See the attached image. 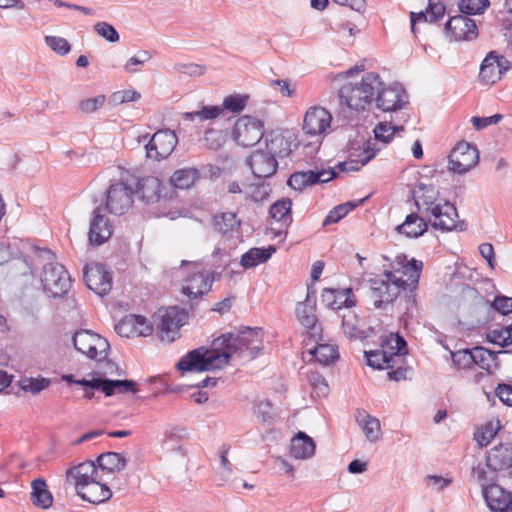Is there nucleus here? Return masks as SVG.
<instances>
[{
  "label": "nucleus",
  "mask_w": 512,
  "mask_h": 512,
  "mask_svg": "<svg viewBox=\"0 0 512 512\" xmlns=\"http://www.w3.org/2000/svg\"><path fill=\"white\" fill-rule=\"evenodd\" d=\"M423 263L406 255H397L392 263V270H385L381 276L370 278V297L376 309L392 303L400 291H414L419 283Z\"/></svg>",
  "instance_id": "f257e3e1"
},
{
  "label": "nucleus",
  "mask_w": 512,
  "mask_h": 512,
  "mask_svg": "<svg viewBox=\"0 0 512 512\" xmlns=\"http://www.w3.org/2000/svg\"><path fill=\"white\" fill-rule=\"evenodd\" d=\"M260 333L259 328L246 327L237 334H223L215 339V347L219 348L220 354L228 356L227 364L232 358L250 361L257 357L263 348Z\"/></svg>",
  "instance_id": "f03ea898"
},
{
  "label": "nucleus",
  "mask_w": 512,
  "mask_h": 512,
  "mask_svg": "<svg viewBox=\"0 0 512 512\" xmlns=\"http://www.w3.org/2000/svg\"><path fill=\"white\" fill-rule=\"evenodd\" d=\"M379 86L380 76L374 72L367 73L359 83H347L339 89L340 103L354 110H364L374 100Z\"/></svg>",
  "instance_id": "7ed1b4c3"
},
{
  "label": "nucleus",
  "mask_w": 512,
  "mask_h": 512,
  "mask_svg": "<svg viewBox=\"0 0 512 512\" xmlns=\"http://www.w3.org/2000/svg\"><path fill=\"white\" fill-rule=\"evenodd\" d=\"M227 357L225 354H220L214 340L211 348L201 346L189 351L177 362L176 368L182 372L222 369L227 365Z\"/></svg>",
  "instance_id": "20e7f679"
},
{
  "label": "nucleus",
  "mask_w": 512,
  "mask_h": 512,
  "mask_svg": "<svg viewBox=\"0 0 512 512\" xmlns=\"http://www.w3.org/2000/svg\"><path fill=\"white\" fill-rule=\"evenodd\" d=\"M40 280L44 292L53 298L64 297L71 288V277L65 267L56 262L43 266Z\"/></svg>",
  "instance_id": "39448f33"
},
{
  "label": "nucleus",
  "mask_w": 512,
  "mask_h": 512,
  "mask_svg": "<svg viewBox=\"0 0 512 512\" xmlns=\"http://www.w3.org/2000/svg\"><path fill=\"white\" fill-rule=\"evenodd\" d=\"M72 342L74 348L89 359L101 361L108 356V341L90 330L76 331L72 337Z\"/></svg>",
  "instance_id": "423d86ee"
},
{
  "label": "nucleus",
  "mask_w": 512,
  "mask_h": 512,
  "mask_svg": "<svg viewBox=\"0 0 512 512\" xmlns=\"http://www.w3.org/2000/svg\"><path fill=\"white\" fill-rule=\"evenodd\" d=\"M473 472L483 487V495L491 511L498 512L512 505V494L497 484H488L494 478L488 476L483 467L479 465L473 469Z\"/></svg>",
  "instance_id": "0eeeda50"
},
{
  "label": "nucleus",
  "mask_w": 512,
  "mask_h": 512,
  "mask_svg": "<svg viewBox=\"0 0 512 512\" xmlns=\"http://www.w3.org/2000/svg\"><path fill=\"white\" fill-rule=\"evenodd\" d=\"M232 135L238 145L254 146L264 136V124L254 117L243 116L236 121Z\"/></svg>",
  "instance_id": "6e6552de"
},
{
  "label": "nucleus",
  "mask_w": 512,
  "mask_h": 512,
  "mask_svg": "<svg viewBox=\"0 0 512 512\" xmlns=\"http://www.w3.org/2000/svg\"><path fill=\"white\" fill-rule=\"evenodd\" d=\"M135 191L123 182L111 184L106 192V209L114 215L125 214L133 205Z\"/></svg>",
  "instance_id": "1a4fd4ad"
},
{
  "label": "nucleus",
  "mask_w": 512,
  "mask_h": 512,
  "mask_svg": "<svg viewBox=\"0 0 512 512\" xmlns=\"http://www.w3.org/2000/svg\"><path fill=\"white\" fill-rule=\"evenodd\" d=\"M468 16L461 13L449 17L443 28L449 41H472L478 37L477 24Z\"/></svg>",
  "instance_id": "9d476101"
},
{
  "label": "nucleus",
  "mask_w": 512,
  "mask_h": 512,
  "mask_svg": "<svg viewBox=\"0 0 512 512\" xmlns=\"http://www.w3.org/2000/svg\"><path fill=\"white\" fill-rule=\"evenodd\" d=\"M478 161L477 148L462 141L453 148L449 155V170L457 174H464L474 168Z\"/></svg>",
  "instance_id": "9b49d317"
},
{
  "label": "nucleus",
  "mask_w": 512,
  "mask_h": 512,
  "mask_svg": "<svg viewBox=\"0 0 512 512\" xmlns=\"http://www.w3.org/2000/svg\"><path fill=\"white\" fill-rule=\"evenodd\" d=\"M511 68V63L495 51L487 54L480 65L479 79L482 84L493 85Z\"/></svg>",
  "instance_id": "f8f14e48"
},
{
  "label": "nucleus",
  "mask_w": 512,
  "mask_h": 512,
  "mask_svg": "<svg viewBox=\"0 0 512 512\" xmlns=\"http://www.w3.org/2000/svg\"><path fill=\"white\" fill-rule=\"evenodd\" d=\"M83 277L87 287L99 296L107 295L112 288V275L104 264L86 265Z\"/></svg>",
  "instance_id": "ddd939ff"
},
{
  "label": "nucleus",
  "mask_w": 512,
  "mask_h": 512,
  "mask_svg": "<svg viewBox=\"0 0 512 512\" xmlns=\"http://www.w3.org/2000/svg\"><path fill=\"white\" fill-rule=\"evenodd\" d=\"M178 143L176 134L171 130H159L153 134L146 145L147 157L154 160L167 158Z\"/></svg>",
  "instance_id": "4468645a"
},
{
  "label": "nucleus",
  "mask_w": 512,
  "mask_h": 512,
  "mask_svg": "<svg viewBox=\"0 0 512 512\" xmlns=\"http://www.w3.org/2000/svg\"><path fill=\"white\" fill-rule=\"evenodd\" d=\"M374 99L378 109L391 112L401 109L403 104L406 103V93L400 85L385 87L380 79V86L376 90Z\"/></svg>",
  "instance_id": "2eb2a0df"
},
{
  "label": "nucleus",
  "mask_w": 512,
  "mask_h": 512,
  "mask_svg": "<svg viewBox=\"0 0 512 512\" xmlns=\"http://www.w3.org/2000/svg\"><path fill=\"white\" fill-rule=\"evenodd\" d=\"M186 313L172 306L165 309L160 315V323L158 325L160 338L168 343L173 342L179 337V329L184 324Z\"/></svg>",
  "instance_id": "dca6fc26"
},
{
  "label": "nucleus",
  "mask_w": 512,
  "mask_h": 512,
  "mask_svg": "<svg viewBox=\"0 0 512 512\" xmlns=\"http://www.w3.org/2000/svg\"><path fill=\"white\" fill-rule=\"evenodd\" d=\"M332 115L320 106L310 107L304 117L303 130L310 136L325 135L331 127Z\"/></svg>",
  "instance_id": "f3484780"
},
{
  "label": "nucleus",
  "mask_w": 512,
  "mask_h": 512,
  "mask_svg": "<svg viewBox=\"0 0 512 512\" xmlns=\"http://www.w3.org/2000/svg\"><path fill=\"white\" fill-rule=\"evenodd\" d=\"M252 174L256 178H269L273 176L278 168V161L274 154L266 149L254 150L246 160Z\"/></svg>",
  "instance_id": "a211bd4d"
},
{
  "label": "nucleus",
  "mask_w": 512,
  "mask_h": 512,
  "mask_svg": "<svg viewBox=\"0 0 512 512\" xmlns=\"http://www.w3.org/2000/svg\"><path fill=\"white\" fill-rule=\"evenodd\" d=\"M427 217L435 229L450 231L457 228V210L453 204L447 201L434 205L432 212Z\"/></svg>",
  "instance_id": "6ab92c4d"
},
{
  "label": "nucleus",
  "mask_w": 512,
  "mask_h": 512,
  "mask_svg": "<svg viewBox=\"0 0 512 512\" xmlns=\"http://www.w3.org/2000/svg\"><path fill=\"white\" fill-rule=\"evenodd\" d=\"M194 273L186 279V284L182 287V293L189 299H198L207 294L214 282V277L209 276L199 270V264L194 263Z\"/></svg>",
  "instance_id": "aec40b11"
},
{
  "label": "nucleus",
  "mask_w": 512,
  "mask_h": 512,
  "mask_svg": "<svg viewBox=\"0 0 512 512\" xmlns=\"http://www.w3.org/2000/svg\"><path fill=\"white\" fill-rule=\"evenodd\" d=\"M98 469L94 462L86 461L66 471V484L75 490L98 480Z\"/></svg>",
  "instance_id": "412c9836"
},
{
  "label": "nucleus",
  "mask_w": 512,
  "mask_h": 512,
  "mask_svg": "<svg viewBox=\"0 0 512 512\" xmlns=\"http://www.w3.org/2000/svg\"><path fill=\"white\" fill-rule=\"evenodd\" d=\"M82 384L97 388L101 392L104 393L106 397L113 396L114 394H124V393H136V382L133 380H111L107 378H92L90 382H82Z\"/></svg>",
  "instance_id": "4be33fe9"
},
{
  "label": "nucleus",
  "mask_w": 512,
  "mask_h": 512,
  "mask_svg": "<svg viewBox=\"0 0 512 512\" xmlns=\"http://www.w3.org/2000/svg\"><path fill=\"white\" fill-rule=\"evenodd\" d=\"M113 227L109 219L102 214V208L96 207L93 211V218L89 229V242L92 245H102L112 235Z\"/></svg>",
  "instance_id": "5701e85b"
},
{
  "label": "nucleus",
  "mask_w": 512,
  "mask_h": 512,
  "mask_svg": "<svg viewBox=\"0 0 512 512\" xmlns=\"http://www.w3.org/2000/svg\"><path fill=\"white\" fill-rule=\"evenodd\" d=\"M486 466L491 474L508 470L512 476V447L500 444L490 449L486 455Z\"/></svg>",
  "instance_id": "b1692460"
},
{
  "label": "nucleus",
  "mask_w": 512,
  "mask_h": 512,
  "mask_svg": "<svg viewBox=\"0 0 512 512\" xmlns=\"http://www.w3.org/2000/svg\"><path fill=\"white\" fill-rule=\"evenodd\" d=\"M439 192L432 184H426L419 182L413 189V199L418 211L428 216L432 212L434 205H437L435 201L438 198Z\"/></svg>",
  "instance_id": "393cba45"
},
{
  "label": "nucleus",
  "mask_w": 512,
  "mask_h": 512,
  "mask_svg": "<svg viewBox=\"0 0 512 512\" xmlns=\"http://www.w3.org/2000/svg\"><path fill=\"white\" fill-rule=\"evenodd\" d=\"M322 302L331 309L351 308L355 306L356 300L351 288L346 289H324L321 294Z\"/></svg>",
  "instance_id": "a878e982"
},
{
  "label": "nucleus",
  "mask_w": 512,
  "mask_h": 512,
  "mask_svg": "<svg viewBox=\"0 0 512 512\" xmlns=\"http://www.w3.org/2000/svg\"><path fill=\"white\" fill-rule=\"evenodd\" d=\"M296 316L299 322L307 329L317 331L316 297L314 292H307L306 299L296 306Z\"/></svg>",
  "instance_id": "bb28decb"
},
{
  "label": "nucleus",
  "mask_w": 512,
  "mask_h": 512,
  "mask_svg": "<svg viewBox=\"0 0 512 512\" xmlns=\"http://www.w3.org/2000/svg\"><path fill=\"white\" fill-rule=\"evenodd\" d=\"M446 8L439 1L429 0L428 7L425 11H421L419 13L411 12L410 13V21H411V31L416 36L417 29L416 24L420 22L424 23H437L445 16Z\"/></svg>",
  "instance_id": "cd10ccee"
},
{
  "label": "nucleus",
  "mask_w": 512,
  "mask_h": 512,
  "mask_svg": "<svg viewBox=\"0 0 512 512\" xmlns=\"http://www.w3.org/2000/svg\"><path fill=\"white\" fill-rule=\"evenodd\" d=\"M76 493L84 501L92 504H100L109 500L112 496L110 488L105 484H102L100 479L79 487V489L76 490Z\"/></svg>",
  "instance_id": "c85d7f7f"
},
{
  "label": "nucleus",
  "mask_w": 512,
  "mask_h": 512,
  "mask_svg": "<svg viewBox=\"0 0 512 512\" xmlns=\"http://www.w3.org/2000/svg\"><path fill=\"white\" fill-rule=\"evenodd\" d=\"M163 182L154 176H147L138 181L136 193L146 203H156L161 198Z\"/></svg>",
  "instance_id": "c756f323"
},
{
  "label": "nucleus",
  "mask_w": 512,
  "mask_h": 512,
  "mask_svg": "<svg viewBox=\"0 0 512 512\" xmlns=\"http://www.w3.org/2000/svg\"><path fill=\"white\" fill-rule=\"evenodd\" d=\"M380 151L375 143L370 141L366 142L363 151L357 156L356 159H349L347 161L339 162L337 168L341 172H353L360 170L369 161H371Z\"/></svg>",
  "instance_id": "7c9ffc66"
},
{
  "label": "nucleus",
  "mask_w": 512,
  "mask_h": 512,
  "mask_svg": "<svg viewBox=\"0 0 512 512\" xmlns=\"http://www.w3.org/2000/svg\"><path fill=\"white\" fill-rule=\"evenodd\" d=\"M315 443L304 432H298L291 440L290 454L295 459H307L314 455Z\"/></svg>",
  "instance_id": "2f4dec72"
},
{
  "label": "nucleus",
  "mask_w": 512,
  "mask_h": 512,
  "mask_svg": "<svg viewBox=\"0 0 512 512\" xmlns=\"http://www.w3.org/2000/svg\"><path fill=\"white\" fill-rule=\"evenodd\" d=\"M355 418L367 440L374 443L380 439L381 425L378 418L371 416L365 410H357Z\"/></svg>",
  "instance_id": "473e14b6"
},
{
  "label": "nucleus",
  "mask_w": 512,
  "mask_h": 512,
  "mask_svg": "<svg viewBox=\"0 0 512 512\" xmlns=\"http://www.w3.org/2000/svg\"><path fill=\"white\" fill-rule=\"evenodd\" d=\"M427 229L428 224L424 216H420L417 213L407 215L405 221L396 227L398 233L411 238L423 235Z\"/></svg>",
  "instance_id": "72a5a7b5"
},
{
  "label": "nucleus",
  "mask_w": 512,
  "mask_h": 512,
  "mask_svg": "<svg viewBox=\"0 0 512 512\" xmlns=\"http://www.w3.org/2000/svg\"><path fill=\"white\" fill-rule=\"evenodd\" d=\"M406 346L407 344L405 339L395 333H390L381 342V349L385 351V354L392 362L396 363L407 353Z\"/></svg>",
  "instance_id": "f704fd0d"
},
{
  "label": "nucleus",
  "mask_w": 512,
  "mask_h": 512,
  "mask_svg": "<svg viewBox=\"0 0 512 512\" xmlns=\"http://www.w3.org/2000/svg\"><path fill=\"white\" fill-rule=\"evenodd\" d=\"M342 330L348 339H363L365 337L364 320L354 311L348 310L342 315Z\"/></svg>",
  "instance_id": "c9c22d12"
},
{
  "label": "nucleus",
  "mask_w": 512,
  "mask_h": 512,
  "mask_svg": "<svg viewBox=\"0 0 512 512\" xmlns=\"http://www.w3.org/2000/svg\"><path fill=\"white\" fill-rule=\"evenodd\" d=\"M31 502L40 508L47 509L53 503V496L47 488V483L43 478H36L31 482Z\"/></svg>",
  "instance_id": "e433bc0d"
},
{
  "label": "nucleus",
  "mask_w": 512,
  "mask_h": 512,
  "mask_svg": "<svg viewBox=\"0 0 512 512\" xmlns=\"http://www.w3.org/2000/svg\"><path fill=\"white\" fill-rule=\"evenodd\" d=\"M292 142L281 133H274L266 139V150L274 154V158L280 159L288 157L292 152Z\"/></svg>",
  "instance_id": "4c0bfd02"
},
{
  "label": "nucleus",
  "mask_w": 512,
  "mask_h": 512,
  "mask_svg": "<svg viewBox=\"0 0 512 512\" xmlns=\"http://www.w3.org/2000/svg\"><path fill=\"white\" fill-rule=\"evenodd\" d=\"M473 358V367L478 366L488 373H492L498 366L497 353L481 346L473 348Z\"/></svg>",
  "instance_id": "58836bf2"
},
{
  "label": "nucleus",
  "mask_w": 512,
  "mask_h": 512,
  "mask_svg": "<svg viewBox=\"0 0 512 512\" xmlns=\"http://www.w3.org/2000/svg\"><path fill=\"white\" fill-rule=\"evenodd\" d=\"M274 252L275 248L273 246L268 248H251L242 255L240 263L244 268H252L266 262Z\"/></svg>",
  "instance_id": "ea45409f"
},
{
  "label": "nucleus",
  "mask_w": 512,
  "mask_h": 512,
  "mask_svg": "<svg viewBox=\"0 0 512 512\" xmlns=\"http://www.w3.org/2000/svg\"><path fill=\"white\" fill-rule=\"evenodd\" d=\"M97 463L102 470L113 473L124 470L127 465V460L120 453L105 452L98 456Z\"/></svg>",
  "instance_id": "a19ab883"
},
{
  "label": "nucleus",
  "mask_w": 512,
  "mask_h": 512,
  "mask_svg": "<svg viewBox=\"0 0 512 512\" xmlns=\"http://www.w3.org/2000/svg\"><path fill=\"white\" fill-rule=\"evenodd\" d=\"M185 436V430L179 427H172L165 431L162 440V447L168 452L180 453L184 455L182 448V439Z\"/></svg>",
  "instance_id": "79ce46f5"
},
{
  "label": "nucleus",
  "mask_w": 512,
  "mask_h": 512,
  "mask_svg": "<svg viewBox=\"0 0 512 512\" xmlns=\"http://www.w3.org/2000/svg\"><path fill=\"white\" fill-rule=\"evenodd\" d=\"M291 207L292 201L289 198L277 200L270 207L269 213L271 218L285 226H289L292 222Z\"/></svg>",
  "instance_id": "37998d69"
},
{
  "label": "nucleus",
  "mask_w": 512,
  "mask_h": 512,
  "mask_svg": "<svg viewBox=\"0 0 512 512\" xmlns=\"http://www.w3.org/2000/svg\"><path fill=\"white\" fill-rule=\"evenodd\" d=\"M199 178V172L195 168H182L176 170L170 177V183L175 188L188 189Z\"/></svg>",
  "instance_id": "c03bdc74"
},
{
  "label": "nucleus",
  "mask_w": 512,
  "mask_h": 512,
  "mask_svg": "<svg viewBox=\"0 0 512 512\" xmlns=\"http://www.w3.org/2000/svg\"><path fill=\"white\" fill-rule=\"evenodd\" d=\"M310 353L318 363L325 366L334 363L339 358L338 347L333 344H318Z\"/></svg>",
  "instance_id": "a18cd8bd"
},
{
  "label": "nucleus",
  "mask_w": 512,
  "mask_h": 512,
  "mask_svg": "<svg viewBox=\"0 0 512 512\" xmlns=\"http://www.w3.org/2000/svg\"><path fill=\"white\" fill-rule=\"evenodd\" d=\"M366 198L359 200L358 202H347L334 207L328 215L325 217L322 226L326 227L330 224L339 222L345 217L351 210L364 203Z\"/></svg>",
  "instance_id": "49530a36"
},
{
  "label": "nucleus",
  "mask_w": 512,
  "mask_h": 512,
  "mask_svg": "<svg viewBox=\"0 0 512 512\" xmlns=\"http://www.w3.org/2000/svg\"><path fill=\"white\" fill-rule=\"evenodd\" d=\"M403 131V126L393 125L391 122H380L373 130L375 140L382 142L384 145L390 143L396 133Z\"/></svg>",
  "instance_id": "de8ad7c7"
},
{
  "label": "nucleus",
  "mask_w": 512,
  "mask_h": 512,
  "mask_svg": "<svg viewBox=\"0 0 512 512\" xmlns=\"http://www.w3.org/2000/svg\"><path fill=\"white\" fill-rule=\"evenodd\" d=\"M223 113L221 106H203L198 111L185 112L183 118L189 121L198 120L199 122L214 120Z\"/></svg>",
  "instance_id": "09e8293b"
},
{
  "label": "nucleus",
  "mask_w": 512,
  "mask_h": 512,
  "mask_svg": "<svg viewBox=\"0 0 512 512\" xmlns=\"http://www.w3.org/2000/svg\"><path fill=\"white\" fill-rule=\"evenodd\" d=\"M215 228L222 234L238 233L240 228V221L237 219L235 213H222L220 216L215 217Z\"/></svg>",
  "instance_id": "8fccbe9b"
},
{
  "label": "nucleus",
  "mask_w": 512,
  "mask_h": 512,
  "mask_svg": "<svg viewBox=\"0 0 512 512\" xmlns=\"http://www.w3.org/2000/svg\"><path fill=\"white\" fill-rule=\"evenodd\" d=\"M367 365L375 369H393L396 362H392L381 348L365 352Z\"/></svg>",
  "instance_id": "3c124183"
},
{
  "label": "nucleus",
  "mask_w": 512,
  "mask_h": 512,
  "mask_svg": "<svg viewBox=\"0 0 512 512\" xmlns=\"http://www.w3.org/2000/svg\"><path fill=\"white\" fill-rule=\"evenodd\" d=\"M314 170L294 172L288 179L287 184L294 190H302L307 186L317 184Z\"/></svg>",
  "instance_id": "603ef678"
},
{
  "label": "nucleus",
  "mask_w": 512,
  "mask_h": 512,
  "mask_svg": "<svg viewBox=\"0 0 512 512\" xmlns=\"http://www.w3.org/2000/svg\"><path fill=\"white\" fill-rule=\"evenodd\" d=\"M490 6L489 0H460L459 11L465 15H481Z\"/></svg>",
  "instance_id": "864d4df0"
},
{
  "label": "nucleus",
  "mask_w": 512,
  "mask_h": 512,
  "mask_svg": "<svg viewBox=\"0 0 512 512\" xmlns=\"http://www.w3.org/2000/svg\"><path fill=\"white\" fill-rule=\"evenodd\" d=\"M50 383V379L41 376L36 378L24 377L20 380V387L25 392L37 394L49 387Z\"/></svg>",
  "instance_id": "5fc2aeb1"
},
{
  "label": "nucleus",
  "mask_w": 512,
  "mask_h": 512,
  "mask_svg": "<svg viewBox=\"0 0 512 512\" xmlns=\"http://www.w3.org/2000/svg\"><path fill=\"white\" fill-rule=\"evenodd\" d=\"M499 429V421H496L495 423L488 422L475 432L474 438L480 446H487L495 437Z\"/></svg>",
  "instance_id": "6e6d98bb"
},
{
  "label": "nucleus",
  "mask_w": 512,
  "mask_h": 512,
  "mask_svg": "<svg viewBox=\"0 0 512 512\" xmlns=\"http://www.w3.org/2000/svg\"><path fill=\"white\" fill-rule=\"evenodd\" d=\"M453 363L459 369H471L473 367V349H462L451 353Z\"/></svg>",
  "instance_id": "4d7b16f0"
},
{
  "label": "nucleus",
  "mask_w": 512,
  "mask_h": 512,
  "mask_svg": "<svg viewBox=\"0 0 512 512\" xmlns=\"http://www.w3.org/2000/svg\"><path fill=\"white\" fill-rule=\"evenodd\" d=\"M135 322H137V319L134 315L125 316L115 325L116 333L126 338L135 336Z\"/></svg>",
  "instance_id": "13d9d810"
},
{
  "label": "nucleus",
  "mask_w": 512,
  "mask_h": 512,
  "mask_svg": "<svg viewBox=\"0 0 512 512\" xmlns=\"http://www.w3.org/2000/svg\"><path fill=\"white\" fill-rule=\"evenodd\" d=\"M307 380L318 396L328 394L329 386L322 374L319 372H309L307 374Z\"/></svg>",
  "instance_id": "bf43d9fd"
},
{
  "label": "nucleus",
  "mask_w": 512,
  "mask_h": 512,
  "mask_svg": "<svg viewBox=\"0 0 512 512\" xmlns=\"http://www.w3.org/2000/svg\"><path fill=\"white\" fill-rule=\"evenodd\" d=\"M247 100V95H229L225 97L221 107L223 111L229 110L233 113H239L245 108Z\"/></svg>",
  "instance_id": "052dcab7"
},
{
  "label": "nucleus",
  "mask_w": 512,
  "mask_h": 512,
  "mask_svg": "<svg viewBox=\"0 0 512 512\" xmlns=\"http://www.w3.org/2000/svg\"><path fill=\"white\" fill-rule=\"evenodd\" d=\"M96 33L111 43L119 41V34L117 30L107 22H98L94 25Z\"/></svg>",
  "instance_id": "680f3d73"
},
{
  "label": "nucleus",
  "mask_w": 512,
  "mask_h": 512,
  "mask_svg": "<svg viewBox=\"0 0 512 512\" xmlns=\"http://www.w3.org/2000/svg\"><path fill=\"white\" fill-rule=\"evenodd\" d=\"M105 101V95L84 99L79 103V110L86 114L94 113L104 105Z\"/></svg>",
  "instance_id": "e2e57ef3"
},
{
  "label": "nucleus",
  "mask_w": 512,
  "mask_h": 512,
  "mask_svg": "<svg viewBox=\"0 0 512 512\" xmlns=\"http://www.w3.org/2000/svg\"><path fill=\"white\" fill-rule=\"evenodd\" d=\"M45 43L59 55H66L70 51V44L62 37L46 36Z\"/></svg>",
  "instance_id": "0e129e2a"
},
{
  "label": "nucleus",
  "mask_w": 512,
  "mask_h": 512,
  "mask_svg": "<svg viewBox=\"0 0 512 512\" xmlns=\"http://www.w3.org/2000/svg\"><path fill=\"white\" fill-rule=\"evenodd\" d=\"M175 69L180 74H185L188 76H201L205 73L206 68L202 65L194 64V63H180L175 65Z\"/></svg>",
  "instance_id": "69168bd1"
},
{
  "label": "nucleus",
  "mask_w": 512,
  "mask_h": 512,
  "mask_svg": "<svg viewBox=\"0 0 512 512\" xmlns=\"http://www.w3.org/2000/svg\"><path fill=\"white\" fill-rule=\"evenodd\" d=\"M487 340L490 343L498 345L502 348L510 346L509 340L507 339V334L505 331V327L501 329H493L487 333Z\"/></svg>",
  "instance_id": "338daca9"
},
{
  "label": "nucleus",
  "mask_w": 512,
  "mask_h": 512,
  "mask_svg": "<svg viewBox=\"0 0 512 512\" xmlns=\"http://www.w3.org/2000/svg\"><path fill=\"white\" fill-rule=\"evenodd\" d=\"M492 306L502 315H508L512 313V297L498 295L495 297Z\"/></svg>",
  "instance_id": "774afa93"
}]
</instances>
